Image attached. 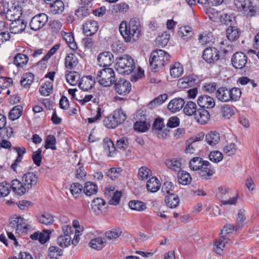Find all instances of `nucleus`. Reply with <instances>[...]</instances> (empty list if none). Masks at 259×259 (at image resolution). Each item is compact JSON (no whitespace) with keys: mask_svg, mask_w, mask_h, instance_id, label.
<instances>
[{"mask_svg":"<svg viewBox=\"0 0 259 259\" xmlns=\"http://www.w3.org/2000/svg\"><path fill=\"white\" fill-rule=\"evenodd\" d=\"M220 140V134L215 131H211L205 135V141L210 146L216 145Z\"/></svg>","mask_w":259,"mask_h":259,"instance_id":"2f4dec72","label":"nucleus"},{"mask_svg":"<svg viewBox=\"0 0 259 259\" xmlns=\"http://www.w3.org/2000/svg\"><path fill=\"white\" fill-rule=\"evenodd\" d=\"M23 107L17 105L14 107L9 113V118L11 120L18 119L22 114Z\"/></svg>","mask_w":259,"mask_h":259,"instance_id":"58836bf2","label":"nucleus"},{"mask_svg":"<svg viewBox=\"0 0 259 259\" xmlns=\"http://www.w3.org/2000/svg\"><path fill=\"white\" fill-rule=\"evenodd\" d=\"M216 98L222 102H229L230 100L229 90L226 87L219 88L215 93Z\"/></svg>","mask_w":259,"mask_h":259,"instance_id":"393cba45","label":"nucleus"},{"mask_svg":"<svg viewBox=\"0 0 259 259\" xmlns=\"http://www.w3.org/2000/svg\"><path fill=\"white\" fill-rule=\"evenodd\" d=\"M112 115L118 125L122 123L126 119V115L121 108L115 110Z\"/></svg>","mask_w":259,"mask_h":259,"instance_id":"c03bdc74","label":"nucleus"},{"mask_svg":"<svg viewBox=\"0 0 259 259\" xmlns=\"http://www.w3.org/2000/svg\"><path fill=\"white\" fill-rule=\"evenodd\" d=\"M129 6L125 3L114 5L112 7V13H126L129 10Z\"/></svg>","mask_w":259,"mask_h":259,"instance_id":"5fc2aeb1","label":"nucleus"},{"mask_svg":"<svg viewBox=\"0 0 259 259\" xmlns=\"http://www.w3.org/2000/svg\"><path fill=\"white\" fill-rule=\"evenodd\" d=\"M22 14V7L18 5H14L7 10L5 15L7 19L11 21L20 19Z\"/></svg>","mask_w":259,"mask_h":259,"instance_id":"ddd939ff","label":"nucleus"},{"mask_svg":"<svg viewBox=\"0 0 259 259\" xmlns=\"http://www.w3.org/2000/svg\"><path fill=\"white\" fill-rule=\"evenodd\" d=\"M170 38V34L164 32L156 38V42L158 47H164L167 45Z\"/></svg>","mask_w":259,"mask_h":259,"instance_id":"864d4df0","label":"nucleus"},{"mask_svg":"<svg viewBox=\"0 0 259 259\" xmlns=\"http://www.w3.org/2000/svg\"><path fill=\"white\" fill-rule=\"evenodd\" d=\"M63 37L71 49L74 51L77 49V44L74 41V36L72 33L65 32Z\"/></svg>","mask_w":259,"mask_h":259,"instance_id":"a18cd8bd","label":"nucleus"},{"mask_svg":"<svg viewBox=\"0 0 259 259\" xmlns=\"http://www.w3.org/2000/svg\"><path fill=\"white\" fill-rule=\"evenodd\" d=\"M103 147L107 152H108V156H113L116 153V149L114 144L108 138L103 140Z\"/></svg>","mask_w":259,"mask_h":259,"instance_id":"473e14b6","label":"nucleus"},{"mask_svg":"<svg viewBox=\"0 0 259 259\" xmlns=\"http://www.w3.org/2000/svg\"><path fill=\"white\" fill-rule=\"evenodd\" d=\"M198 82V76L192 74L180 79L178 81V85L180 88H187L194 86Z\"/></svg>","mask_w":259,"mask_h":259,"instance_id":"4468645a","label":"nucleus"},{"mask_svg":"<svg viewBox=\"0 0 259 259\" xmlns=\"http://www.w3.org/2000/svg\"><path fill=\"white\" fill-rule=\"evenodd\" d=\"M70 192L75 199L79 198L83 192V187L78 183H74L70 187Z\"/></svg>","mask_w":259,"mask_h":259,"instance_id":"e433bc0d","label":"nucleus"},{"mask_svg":"<svg viewBox=\"0 0 259 259\" xmlns=\"http://www.w3.org/2000/svg\"><path fill=\"white\" fill-rule=\"evenodd\" d=\"M116 92L122 96L127 95L131 91V83L124 78L116 79L113 83Z\"/></svg>","mask_w":259,"mask_h":259,"instance_id":"0eeeda50","label":"nucleus"},{"mask_svg":"<svg viewBox=\"0 0 259 259\" xmlns=\"http://www.w3.org/2000/svg\"><path fill=\"white\" fill-rule=\"evenodd\" d=\"M11 21L10 30L12 33L17 34L24 31L27 25V22L24 20L19 19Z\"/></svg>","mask_w":259,"mask_h":259,"instance_id":"aec40b11","label":"nucleus"},{"mask_svg":"<svg viewBox=\"0 0 259 259\" xmlns=\"http://www.w3.org/2000/svg\"><path fill=\"white\" fill-rule=\"evenodd\" d=\"M167 99V95L166 94H162L158 96L154 100L151 101L147 105L148 107L153 109L157 105L162 104Z\"/></svg>","mask_w":259,"mask_h":259,"instance_id":"de8ad7c7","label":"nucleus"},{"mask_svg":"<svg viewBox=\"0 0 259 259\" xmlns=\"http://www.w3.org/2000/svg\"><path fill=\"white\" fill-rule=\"evenodd\" d=\"M185 104L184 100L181 98H176L172 99L167 105V109L172 113L179 111L183 108Z\"/></svg>","mask_w":259,"mask_h":259,"instance_id":"412c9836","label":"nucleus"},{"mask_svg":"<svg viewBox=\"0 0 259 259\" xmlns=\"http://www.w3.org/2000/svg\"><path fill=\"white\" fill-rule=\"evenodd\" d=\"M235 6L240 11L248 10V14L252 17L258 12V6L253 5L252 0H234Z\"/></svg>","mask_w":259,"mask_h":259,"instance_id":"39448f33","label":"nucleus"},{"mask_svg":"<svg viewBox=\"0 0 259 259\" xmlns=\"http://www.w3.org/2000/svg\"><path fill=\"white\" fill-rule=\"evenodd\" d=\"M56 139L54 135H49L47 136L46 141L45 148L46 149H51L53 150L56 149Z\"/></svg>","mask_w":259,"mask_h":259,"instance_id":"4d7b16f0","label":"nucleus"},{"mask_svg":"<svg viewBox=\"0 0 259 259\" xmlns=\"http://www.w3.org/2000/svg\"><path fill=\"white\" fill-rule=\"evenodd\" d=\"M231 240L229 237L226 236L220 235V238L216 240L214 242L213 249L218 254H222L224 248L229 247L232 244Z\"/></svg>","mask_w":259,"mask_h":259,"instance_id":"9d476101","label":"nucleus"},{"mask_svg":"<svg viewBox=\"0 0 259 259\" xmlns=\"http://www.w3.org/2000/svg\"><path fill=\"white\" fill-rule=\"evenodd\" d=\"M98 28V23L97 21L89 20L83 25V32L87 36H90L96 33Z\"/></svg>","mask_w":259,"mask_h":259,"instance_id":"dca6fc26","label":"nucleus"},{"mask_svg":"<svg viewBox=\"0 0 259 259\" xmlns=\"http://www.w3.org/2000/svg\"><path fill=\"white\" fill-rule=\"evenodd\" d=\"M184 107V113L187 116L195 115L197 110L196 103L192 101H188Z\"/></svg>","mask_w":259,"mask_h":259,"instance_id":"a19ab883","label":"nucleus"},{"mask_svg":"<svg viewBox=\"0 0 259 259\" xmlns=\"http://www.w3.org/2000/svg\"><path fill=\"white\" fill-rule=\"evenodd\" d=\"M78 63V59L73 53L67 55L65 59V66L66 68L72 69L74 68Z\"/></svg>","mask_w":259,"mask_h":259,"instance_id":"72a5a7b5","label":"nucleus"},{"mask_svg":"<svg viewBox=\"0 0 259 259\" xmlns=\"http://www.w3.org/2000/svg\"><path fill=\"white\" fill-rule=\"evenodd\" d=\"M98 190V186L92 182L88 181L84 184L83 192L88 196L96 194Z\"/></svg>","mask_w":259,"mask_h":259,"instance_id":"f704fd0d","label":"nucleus"},{"mask_svg":"<svg viewBox=\"0 0 259 259\" xmlns=\"http://www.w3.org/2000/svg\"><path fill=\"white\" fill-rule=\"evenodd\" d=\"M62 255V250L56 246H51L48 250V256L52 259H57Z\"/></svg>","mask_w":259,"mask_h":259,"instance_id":"e2e57ef3","label":"nucleus"},{"mask_svg":"<svg viewBox=\"0 0 259 259\" xmlns=\"http://www.w3.org/2000/svg\"><path fill=\"white\" fill-rule=\"evenodd\" d=\"M164 202L168 207L175 208L179 205L180 198L178 194L171 193L165 196Z\"/></svg>","mask_w":259,"mask_h":259,"instance_id":"b1692460","label":"nucleus"},{"mask_svg":"<svg viewBox=\"0 0 259 259\" xmlns=\"http://www.w3.org/2000/svg\"><path fill=\"white\" fill-rule=\"evenodd\" d=\"M103 123L108 128H114L118 126L112 114L104 119Z\"/></svg>","mask_w":259,"mask_h":259,"instance_id":"052dcab7","label":"nucleus"},{"mask_svg":"<svg viewBox=\"0 0 259 259\" xmlns=\"http://www.w3.org/2000/svg\"><path fill=\"white\" fill-rule=\"evenodd\" d=\"M97 60L100 66L107 68L114 62V56L111 52L105 51L99 54Z\"/></svg>","mask_w":259,"mask_h":259,"instance_id":"9b49d317","label":"nucleus"},{"mask_svg":"<svg viewBox=\"0 0 259 259\" xmlns=\"http://www.w3.org/2000/svg\"><path fill=\"white\" fill-rule=\"evenodd\" d=\"M177 177L179 183L183 185H188L192 181L191 175L188 172L184 170H181L178 172Z\"/></svg>","mask_w":259,"mask_h":259,"instance_id":"4c0bfd02","label":"nucleus"},{"mask_svg":"<svg viewBox=\"0 0 259 259\" xmlns=\"http://www.w3.org/2000/svg\"><path fill=\"white\" fill-rule=\"evenodd\" d=\"M119 32L126 42H135L141 36V25L137 18H132L128 23L122 21L119 27Z\"/></svg>","mask_w":259,"mask_h":259,"instance_id":"f257e3e1","label":"nucleus"},{"mask_svg":"<svg viewBox=\"0 0 259 259\" xmlns=\"http://www.w3.org/2000/svg\"><path fill=\"white\" fill-rule=\"evenodd\" d=\"M205 13L209 17V19L213 22H217L219 19L220 20V16L218 11L213 8H209L206 9Z\"/></svg>","mask_w":259,"mask_h":259,"instance_id":"774afa93","label":"nucleus"},{"mask_svg":"<svg viewBox=\"0 0 259 259\" xmlns=\"http://www.w3.org/2000/svg\"><path fill=\"white\" fill-rule=\"evenodd\" d=\"M214 174V170L211 168V165L209 163V166H202L199 171V175L204 180H209Z\"/></svg>","mask_w":259,"mask_h":259,"instance_id":"cd10ccee","label":"nucleus"},{"mask_svg":"<svg viewBox=\"0 0 259 259\" xmlns=\"http://www.w3.org/2000/svg\"><path fill=\"white\" fill-rule=\"evenodd\" d=\"M170 56L162 50L153 51L149 58V64L151 70L156 72L170 60Z\"/></svg>","mask_w":259,"mask_h":259,"instance_id":"f03ea898","label":"nucleus"},{"mask_svg":"<svg viewBox=\"0 0 259 259\" xmlns=\"http://www.w3.org/2000/svg\"><path fill=\"white\" fill-rule=\"evenodd\" d=\"M97 78L102 85L110 87L115 80L114 71L109 67L104 68L98 72Z\"/></svg>","mask_w":259,"mask_h":259,"instance_id":"20e7f679","label":"nucleus"},{"mask_svg":"<svg viewBox=\"0 0 259 259\" xmlns=\"http://www.w3.org/2000/svg\"><path fill=\"white\" fill-rule=\"evenodd\" d=\"M247 60L248 57L244 53L237 52L232 57L231 63L235 69H242L245 67Z\"/></svg>","mask_w":259,"mask_h":259,"instance_id":"6e6552de","label":"nucleus"},{"mask_svg":"<svg viewBox=\"0 0 259 259\" xmlns=\"http://www.w3.org/2000/svg\"><path fill=\"white\" fill-rule=\"evenodd\" d=\"M28 57L22 53H18L14 58L13 63L18 68H23L28 62Z\"/></svg>","mask_w":259,"mask_h":259,"instance_id":"c756f323","label":"nucleus"},{"mask_svg":"<svg viewBox=\"0 0 259 259\" xmlns=\"http://www.w3.org/2000/svg\"><path fill=\"white\" fill-rule=\"evenodd\" d=\"M105 239L101 237L92 239L89 243L90 246L92 248L97 250L102 249L105 246Z\"/></svg>","mask_w":259,"mask_h":259,"instance_id":"c85d7f7f","label":"nucleus"},{"mask_svg":"<svg viewBox=\"0 0 259 259\" xmlns=\"http://www.w3.org/2000/svg\"><path fill=\"white\" fill-rule=\"evenodd\" d=\"M220 21L221 23L226 26H233L235 23V17L232 14H223L220 15Z\"/></svg>","mask_w":259,"mask_h":259,"instance_id":"79ce46f5","label":"nucleus"},{"mask_svg":"<svg viewBox=\"0 0 259 259\" xmlns=\"http://www.w3.org/2000/svg\"><path fill=\"white\" fill-rule=\"evenodd\" d=\"M48 5H50L51 11L53 14H61L64 10V4L61 0H57Z\"/></svg>","mask_w":259,"mask_h":259,"instance_id":"c9c22d12","label":"nucleus"},{"mask_svg":"<svg viewBox=\"0 0 259 259\" xmlns=\"http://www.w3.org/2000/svg\"><path fill=\"white\" fill-rule=\"evenodd\" d=\"M34 75L32 73L28 72L23 75L22 79L21 80V85L24 87H29L34 81Z\"/></svg>","mask_w":259,"mask_h":259,"instance_id":"603ef678","label":"nucleus"},{"mask_svg":"<svg viewBox=\"0 0 259 259\" xmlns=\"http://www.w3.org/2000/svg\"><path fill=\"white\" fill-rule=\"evenodd\" d=\"M71 236L60 235L57 239V243L61 247H66L70 245Z\"/></svg>","mask_w":259,"mask_h":259,"instance_id":"0e129e2a","label":"nucleus"},{"mask_svg":"<svg viewBox=\"0 0 259 259\" xmlns=\"http://www.w3.org/2000/svg\"><path fill=\"white\" fill-rule=\"evenodd\" d=\"M220 52L215 47H207L203 51L202 58L208 64H214L220 59Z\"/></svg>","mask_w":259,"mask_h":259,"instance_id":"423d86ee","label":"nucleus"},{"mask_svg":"<svg viewBox=\"0 0 259 259\" xmlns=\"http://www.w3.org/2000/svg\"><path fill=\"white\" fill-rule=\"evenodd\" d=\"M106 204L105 201L99 197L95 198L92 202L91 207L94 211L99 213Z\"/></svg>","mask_w":259,"mask_h":259,"instance_id":"49530a36","label":"nucleus"},{"mask_svg":"<svg viewBox=\"0 0 259 259\" xmlns=\"http://www.w3.org/2000/svg\"><path fill=\"white\" fill-rule=\"evenodd\" d=\"M161 186V184L159 180L157 178L153 177L149 179L147 182L146 188L148 191L155 193L159 190Z\"/></svg>","mask_w":259,"mask_h":259,"instance_id":"bb28decb","label":"nucleus"},{"mask_svg":"<svg viewBox=\"0 0 259 259\" xmlns=\"http://www.w3.org/2000/svg\"><path fill=\"white\" fill-rule=\"evenodd\" d=\"M22 182L28 190L35 187L38 182L37 176L33 172H27L23 175Z\"/></svg>","mask_w":259,"mask_h":259,"instance_id":"f8f14e48","label":"nucleus"},{"mask_svg":"<svg viewBox=\"0 0 259 259\" xmlns=\"http://www.w3.org/2000/svg\"><path fill=\"white\" fill-rule=\"evenodd\" d=\"M79 78V75L76 71H70L66 75L67 81L73 86H75L78 83Z\"/></svg>","mask_w":259,"mask_h":259,"instance_id":"09e8293b","label":"nucleus"},{"mask_svg":"<svg viewBox=\"0 0 259 259\" xmlns=\"http://www.w3.org/2000/svg\"><path fill=\"white\" fill-rule=\"evenodd\" d=\"M117 148L122 151H125L128 147V139L126 137H123L117 140L116 143Z\"/></svg>","mask_w":259,"mask_h":259,"instance_id":"69168bd1","label":"nucleus"},{"mask_svg":"<svg viewBox=\"0 0 259 259\" xmlns=\"http://www.w3.org/2000/svg\"><path fill=\"white\" fill-rule=\"evenodd\" d=\"M37 220L40 223L46 225H50L53 223V217L49 213H45L37 217Z\"/></svg>","mask_w":259,"mask_h":259,"instance_id":"6e6d98bb","label":"nucleus"},{"mask_svg":"<svg viewBox=\"0 0 259 259\" xmlns=\"http://www.w3.org/2000/svg\"><path fill=\"white\" fill-rule=\"evenodd\" d=\"M152 175L151 170L146 166H142L139 168L138 177L139 179L144 181L147 179Z\"/></svg>","mask_w":259,"mask_h":259,"instance_id":"13d9d810","label":"nucleus"},{"mask_svg":"<svg viewBox=\"0 0 259 259\" xmlns=\"http://www.w3.org/2000/svg\"><path fill=\"white\" fill-rule=\"evenodd\" d=\"M42 150L41 148L33 152L32 154V159L33 163L37 166H40L42 161Z\"/></svg>","mask_w":259,"mask_h":259,"instance_id":"338daca9","label":"nucleus"},{"mask_svg":"<svg viewBox=\"0 0 259 259\" xmlns=\"http://www.w3.org/2000/svg\"><path fill=\"white\" fill-rule=\"evenodd\" d=\"M227 38L231 41H235L240 35V30L235 26H230L226 31Z\"/></svg>","mask_w":259,"mask_h":259,"instance_id":"a878e982","label":"nucleus"},{"mask_svg":"<svg viewBox=\"0 0 259 259\" xmlns=\"http://www.w3.org/2000/svg\"><path fill=\"white\" fill-rule=\"evenodd\" d=\"M95 79L91 75L83 76L78 83V87L84 91L91 90L95 84Z\"/></svg>","mask_w":259,"mask_h":259,"instance_id":"f3484780","label":"nucleus"},{"mask_svg":"<svg viewBox=\"0 0 259 259\" xmlns=\"http://www.w3.org/2000/svg\"><path fill=\"white\" fill-rule=\"evenodd\" d=\"M197 104L200 108L203 109L212 108L215 105L214 99L205 95L200 96L198 98Z\"/></svg>","mask_w":259,"mask_h":259,"instance_id":"a211bd4d","label":"nucleus"},{"mask_svg":"<svg viewBox=\"0 0 259 259\" xmlns=\"http://www.w3.org/2000/svg\"><path fill=\"white\" fill-rule=\"evenodd\" d=\"M48 21V16L45 13H40L32 17L29 23L30 29L37 31L42 28Z\"/></svg>","mask_w":259,"mask_h":259,"instance_id":"1a4fd4ad","label":"nucleus"},{"mask_svg":"<svg viewBox=\"0 0 259 259\" xmlns=\"http://www.w3.org/2000/svg\"><path fill=\"white\" fill-rule=\"evenodd\" d=\"M51 231L50 230H44L41 232L36 231L30 235V238L32 240H38L41 244H45L50 238Z\"/></svg>","mask_w":259,"mask_h":259,"instance_id":"2eb2a0df","label":"nucleus"},{"mask_svg":"<svg viewBox=\"0 0 259 259\" xmlns=\"http://www.w3.org/2000/svg\"><path fill=\"white\" fill-rule=\"evenodd\" d=\"M176 187L177 186L174 185L171 182L166 181L162 185L161 192L164 196L175 193L174 191Z\"/></svg>","mask_w":259,"mask_h":259,"instance_id":"ea45409f","label":"nucleus"},{"mask_svg":"<svg viewBox=\"0 0 259 259\" xmlns=\"http://www.w3.org/2000/svg\"><path fill=\"white\" fill-rule=\"evenodd\" d=\"M194 116L197 122L202 125L207 123L210 119L209 112L206 109L201 108L197 109Z\"/></svg>","mask_w":259,"mask_h":259,"instance_id":"4be33fe9","label":"nucleus"},{"mask_svg":"<svg viewBox=\"0 0 259 259\" xmlns=\"http://www.w3.org/2000/svg\"><path fill=\"white\" fill-rule=\"evenodd\" d=\"M150 127V122L136 121L134 124V128L136 131L145 132Z\"/></svg>","mask_w":259,"mask_h":259,"instance_id":"bf43d9fd","label":"nucleus"},{"mask_svg":"<svg viewBox=\"0 0 259 259\" xmlns=\"http://www.w3.org/2000/svg\"><path fill=\"white\" fill-rule=\"evenodd\" d=\"M165 164L168 168L175 171L179 172L181 171L182 164L180 160L176 158L171 160H167L165 162Z\"/></svg>","mask_w":259,"mask_h":259,"instance_id":"37998d69","label":"nucleus"},{"mask_svg":"<svg viewBox=\"0 0 259 259\" xmlns=\"http://www.w3.org/2000/svg\"><path fill=\"white\" fill-rule=\"evenodd\" d=\"M128 206L131 209L139 211L144 210L147 207L145 203L138 200L130 201Z\"/></svg>","mask_w":259,"mask_h":259,"instance_id":"8fccbe9b","label":"nucleus"},{"mask_svg":"<svg viewBox=\"0 0 259 259\" xmlns=\"http://www.w3.org/2000/svg\"><path fill=\"white\" fill-rule=\"evenodd\" d=\"M10 187L16 194L20 196L24 195L27 191H29L24 183L17 179L12 181Z\"/></svg>","mask_w":259,"mask_h":259,"instance_id":"6ab92c4d","label":"nucleus"},{"mask_svg":"<svg viewBox=\"0 0 259 259\" xmlns=\"http://www.w3.org/2000/svg\"><path fill=\"white\" fill-rule=\"evenodd\" d=\"M230 100L232 102L238 101L241 95V91L238 88L229 89Z\"/></svg>","mask_w":259,"mask_h":259,"instance_id":"680f3d73","label":"nucleus"},{"mask_svg":"<svg viewBox=\"0 0 259 259\" xmlns=\"http://www.w3.org/2000/svg\"><path fill=\"white\" fill-rule=\"evenodd\" d=\"M209 165V162L208 161L203 160L202 158L199 157H193L189 163L190 168L193 171L199 170L202 166Z\"/></svg>","mask_w":259,"mask_h":259,"instance_id":"5701e85b","label":"nucleus"},{"mask_svg":"<svg viewBox=\"0 0 259 259\" xmlns=\"http://www.w3.org/2000/svg\"><path fill=\"white\" fill-rule=\"evenodd\" d=\"M115 61V67L119 74L129 75L135 69L134 60L128 55H122L117 58Z\"/></svg>","mask_w":259,"mask_h":259,"instance_id":"7ed1b4c3","label":"nucleus"},{"mask_svg":"<svg viewBox=\"0 0 259 259\" xmlns=\"http://www.w3.org/2000/svg\"><path fill=\"white\" fill-rule=\"evenodd\" d=\"M184 72L183 67L179 62H176L170 66V73L173 78L180 77Z\"/></svg>","mask_w":259,"mask_h":259,"instance_id":"7c9ffc66","label":"nucleus"},{"mask_svg":"<svg viewBox=\"0 0 259 259\" xmlns=\"http://www.w3.org/2000/svg\"><path fill=\"white\" fill-rule=\"evenodd\" d=\"M39 92L44 96L50 95L53 92V84L49 81H46L44 84L40 86Z\"/></svg>","mask_w":259,"mask_h":259,"instance_id":"3c124183","label":"nucleus"}]
</instances>
